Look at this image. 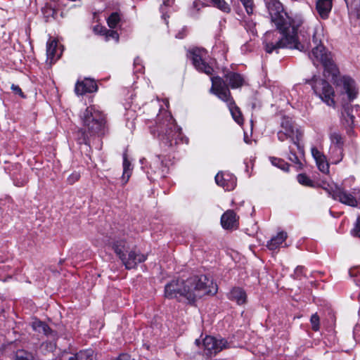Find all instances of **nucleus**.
I'll return each mask as SVG.
<instances>
[{"mask_svg": "<svg viewBox=\"0 0 360 360\" xmlns=\"http://www.w3.org/2000/svg\"><path fill=\"white\" fill-rule=\"evenodd\" d=\"M265 2L271 22L279 31V33L266 32L264 39L265 51L268 53H278L280 49L284 48L303 51L304 47L300 41L298 33L302 34L309 29L303 15L287 12L278 0H265Z\"/></svg>", "mask_w": 360, "mask_h": 360, "instance_id": "obj_1", "label": "nucleus"}, {"mask_svg": "<svg viewBox=\"0 0 360 360\" xmlns=\"http://www.w3.org/2000/svg\"><path fill=\"white\" fill-rule=\"evenodd\" d=\"M217 285L205 275L193 276L186 280H172L165 287V296L168 299L186 298L190 303L204 295L215 294Z\"/></svg>", "mask_w": 360, "mask_h": 360, "instance_id": "obj_2", "label": "nucleus"}, {"mask_svg": "<svg viewBox=\"0 0 360 360\" xmlns=\"http://www.w3.org/2000/svg\"><path fill=\"white\" fill-rule=\"evenodd\" d=\"M150 131L159 139L160 146L165 151L184 139L181 129L177 126L172 115L167 112L158 115V122Z\"/></svg>", "mask_w": 360, "mask_h": 360, "instance_id": "obj_3", "label": "nucleus"}, {"mask_svg": "<svg viewBox=\"0 0 360 360\" xmlns=\"http://www.w3.org/2000/svg\"><path fill=\"white\" fill-rule=\"evenodd\" d=\"M79 117L83 128L79 131L81 135L78 138L79 144H89V136L103 135L106 131V119L105 115L96 106L87 107L80 112Z\"/></svg>", "mask_w": 360, "mask_h": 360, "instance_id": "obj_4", "label": "nucleus"}, {"mask_svg": "<svg viewBox=\"0 0 360 360\" xmlns=\"http://www.w3.org/2000/svg\"><path fill=\"white\" fill-rule=\"evenodd\" d=\"M211 81L210 91L227 104L233 120L238 124H242L243 123L242 113L231 97V92L225 82L220 77H212Z\"/></svg>", "mask_w": 360, "mask_h": 360, "instance_id": "obj_5", "label": "nucleus"}, {"mask_svg": "<svg viewBox=\"0 0 360 360\" xmlns=\"http://www.w3.org/2000/svg\"><path fill=\"white\" fill-rule=\"evenodd\" d=\"M112 248L127 269L135 268L138 264L143 262L146 259V255L135 249L129 251V247L124 240L116 241L114 243Z\"/></svg>", "mask_w": 360, "mask_h": 360, "instance_id": "obj_6", "label": "nucleus"}, {"mask_svg": "<svg viewBox=\"0 0 360 360\" xmlns=\"http://www.w3.org/2000/svg\"><path fill=\"white\" fill-rule=\"evenodd\" d=\"M312 41L314 47L312 48V51L309 55L310 59L314 65H316V62H320L326 70L331 71L335 75L337 72V67L332 60L330 53L326 51L324 46L321 44V40L316 37V32L313 34Z\"/></svg>", "mask_w": 360, "mask_h": 360, "instance_id": "obj_7", "label": "nucleus"}, {"mask_svg": "<svg viewBox=\"0 0 360 360\" xmlns=\"http://www.w3.org/2000/svg\"><path fill=\"white\" fill-rule=\"evenodd\" d=\"M302 136V132L299 129H295L292 120L283 117L281 122V129L277 132L278 139L282 142L290 139L297 146L299 152L303 153V147L300 143Z\"/></svg>", "mask_w": 360, "mask_h": 360, "instance_id": "obj_8", "label": "nucleus"}, {"mask_svg": "<svg viewBox=\"0 0 360 360\" xmlns=\"http://www.w3.org/2000/svg\"><path fill=\"white\" fill-rule=\"evenodd\" d=\"M333 75V82L336 86L338 91L342 95H347V100L352 101L358 95V89L356 88L355 81L348 76L338 75L339 71L337 68V72L334 75L333 72L327 70Z\"/></svg>", "mask_w": 360, "mask_h": 360, "instance_id": "obj_9", "label": "nucleus"}, {"mask_svg": "<svg viewBox=\"0 0 360 360\" xmlns=\"http://www.w3.org/2000/svg\"><path fill=\"white\" fill-rule=\"evenodd\" d=\"M315 94L328 106H334V90L328 82L323 79L316 82L314 87Z\"/></svg>", "mask_w": 360, "mask_h": 360, "instance_id": "obj_10", "label": "nucleus"}, {"mask_svg": "<svg viewBox=\"0 0 360 360\" xmlns=\"http://www.w3.org/2000/svg\"><path fill=\"white\" fill-rule=\"evenodd\" d=\"M205 55L206 51L204 49L198 48L193 49L189 51V57L195 69L207 75H211L213 72V68L205 62L204 58Z\"/></svg>", "mask_w": 360, "mask_h": 360, "instance_id": "obj_11", "label": "nucleus"}, {"mask_svg": "<svg viewBox=\"0 0 360 360\" xmlns=\"http://www.w3.org/2000/svg\"><path fill=\"white\" fill-rule=\"evenodd\" d=\"M332 197L334 200L350 207H356L359 205L358 197L354 193V188L349 191L342 187H336L333 191Z\"/></svg>", "mask_w": 360, "mask_h": 360, "instance_id": "obj_12", "label": "nucleus"}, {"mask_svg": "<svg viewBox=\"0 0 360 360\" xmlns=\"http://www.w3.org/2000/svg\"><path fill=\"white\" fill-rule=\"evenodd\" d=\"M202 345L206 352V355L216 354L229 347L226 340L216 338L213 336H206L203 340Z\"/></svg>", "mask_w": 360, "mask_h": 360, "instance_id": "obj_13", "label": "nucleus"}, {"mask_svg": "<svg viewBox=\"0 0 360 360\" xmlns=\"http://www.w3.org/2000/svg\"><path fill=\"white\" fill-rule=\"evenodd\" d=\"M146 173L148 179L155 181L158 178H165L168 173V168L164 164L160 157L157 155L151 161Z\"/></svg>", "mask_w": 360, "mask_h": 360, "instance_id": "obj_14", "label": "nucleus"}, {"mask_svg": "<svg viewBox=\"0 0 360 360\" xmlns=\"http://www.w3.org/2000/svg\"><path fill=\"white\" fill-rule=\"evenodd\" d=\"M216 184L226 191H232L236 186V178L229 173L219 172L215 176Z\"/></svg>", "mask_w": 360, "mask_h": 360, "instance_id": "obj_15", "label": "nucleus"}, {"mask_svg": "<svg viewBox=\"0 0 360 360\" xmlns=\"http://www.w3.org/2000/svg\"><path fill=\"white\" fill-rule=\"evenodd\" d=\"M97 90V85L94 80L85 79L82 82H78L75 88V91L77 95H84L86 93H92Z\"/></svg>", "mask_w": 360, "mask_h": 360, "instance_id": "obj_16", "label": "nucleus"}, {"mask_svg": "<svg viewBox=\"0 0 360 360\" xmlns=\"http://www.w3.org/2000/svg\"><path fill=\"white\" fill-rule=\"evenodd\" d=\"M333 7V0H317L316 9L319 16L323 19H328Z\"/></svg>", "mask_w": 360, "mask_h": 360, "instance_id": "obj_17", "label": "nucleus"}, {"mask_svg": "<svg viewBox=\"0 0 360 360\" xmlns=\"http://www.w3.org/2000/svg\"><path fill=\"white\" fill-rule=\"evenodd\" d=\"M221 224L226 229H233L237 224L236 214L231 210H227L221 217Z\"/></svg>", "mask_w": 360, "mask_h": 360, "instance_id": "obj_18", "label": "nucleus"}, {"mask_svg": "<svg viewBox=\"0 0 360 360\" xmlns=\"http://www.w3.org/2000/svg\"><path fill=\"white\" fill-rule=\"evenodd\" d=\"M354 107L349 104L343 105V110L342 112V117L344 124L347 127H352L354 123L355 116L353 115Z\"/></svg>", "mask_w": 360, "mask_h": 360, "instance_id": "obj_19", "label": "nucleus"}, {"mask_svg": "<svg viewBox=\"0 0 360 360\" xmlns=\"http://www.w3.org/2000/svg\"><path fill=\"white\" fill-rule=\"evenodd\" d=\"M228 296L229 300L236 302L238 304H245L247 299L245 292L240 288H233Z\"/></svg>", "mask_w": 360, "mask_h": 360, "instance_id": "obj_20", "label": "nucleus"}, {"mask_svg": "<svg viewBox=\"0 0 360 360\" xmlns=\"http://www.w3.org/2000/svg\"><path fill=\"white\" fill-rule=\"evenodd\" d=\"M225 78L232 89L241 86L244 82L243 77L240 74L233 72H229L225 75Z\"/></svg>", "mask_w": 360, "mask_h": 360, "instance_id": "obj_21", "label": "nucleus"}, {"mask_svg": "<svg viewBox=\"0 0 360 360\" xmlns=\"http://www.w3.org/2000/svg\"><path fill=\"white\" fill-rule=\"evenodd\" d=\"M287 238V233L281 231L274 236L268 243L267 247L271 250H276Z\"/></svg>", "mask_w": 360, "mask_h": 360, "instance_id": "obj_22", "label": "nucleus"}, {"mask_svg": "<svg viewBox=\"0 0 360 360\" xmlns=\"http://www.w3.org/2000/svg\"><path fill=\"white\" fill-rule=\"evenodd\" d=\"M58 43L56 40H50L46 44V55L48 60H50V63L56 61L58 56H56Z\"/></svg>", "mask_w": 360, "mask_h": 360, "instance_id": "obj_23", "label": "nucleus"}, {"mask_svg": "<svg viewBox=\"0 0 360 360\" xmlns=\"http://www.w3.org/2000/svg\"><path fill=\"white\" fill-rule=\"evenodd\" d=\"M32 326L34 330L38 333H42L43 334L47 336L53 333V331L46 323L41 321L39 320H35L34 321H33Z\"/></svg>", "mask_w": 360, "mask_h": 360, "instance_id": "obj_24", "label": "nucleus"}, {"mask_svg": "<svg viewBox=\"0 0 360 360\" xmlns=\"http://www.w3.org/2000/svg\"><path fill=\"white\" fill-rule=\"evenodd\" d=\"M332 163H339L343 158V148L330 146L329 150Z\"/></svg>", "mask_w": 360, "mask_h": 360, "instance_id": "obj_25", "label": "nucleus"}, {"mask_svg": "<svg viewBox=\"0 0 360 360\" xmlns=\"http://www.w3.org/2000/svg\"><path fill=\"white\" fill-rule=\"evenodd\" d=\"M12 360H35V358L32 352L18 349L13 354Z\"/></svg>", "mask_w": 360, "mask_h": 360, "instance_id": "obj_26", "label": "nucleus"}, {"mask_svg": "<svg viewBox=\"0 0 360 360\" xmlns=\"http://www.w3.org/2000/svg\"><path fill=\"white\" fill-rule=\"evenodd\" d=\"M131 174V163L127 160V157L124 156L123 160V174L122 176V181L123 184H125L129 181Z\"/></svg>", "mask_w": 360, "mask_h": 360, "instance_id": "obj_27", "label": "nucleus"}, {"mask_svg": "<svg viewBox=\"0 0 360 360\" xmlns=\"http://www.w3.org/2000/svg\"><path fill=\"white\" fill-rule=\"evenodd\" d=\"M68 360H93V351H81L69 357Z\"/></svg>", "mask_w": 360, "mask_h": 360, "instance_id": "obj_28", "label": "nucleus"}, {"mask_svg": "<svg viewBox=\"0 0 360 360\" xmlns=\"http://www.w3.org/2000/svg\"><path fill=\"white\" fill-rule=\"evenodd\" d=\"M330 139L331 142L330 146L343 148L344 141L342 136L336 131L330 134Z\"/></svg>", "mask_w": 360, "mask_h": 360, "instance_id": "obj_29", "label": "nucleus"}, {"mask_svg": "<svg viewBox=\"0 0 360 360\" xmlns=\"http://www.w3.org/2000/svg\"><path fill=\"white\" fill-rule=\"evenodd\" d=\"M269 160L274 166L285 172L288 170L289 165L284 160L275 157H270Z\"/></svg>", "mask_w": 360, "mask_h": 360, "instance_id": "obj_30", "label": "nucleus"}, {"mask_svg": "<svg viewBox=\"0 0 360 360\" xmlns=\"http://www.w3.org/2000/svg\"><path fill=\"white\" fill-rule=\"evenodd\" d=\"M213 6L220 11L229 13L231 12L230 6L224 0H210Z\"/></svg>", "mask_w": 360, "mask_h": 360, "instance_id": "obj_31", "label": "nucleus"}, {"mask_svg": "<svg viewBox=\"0 0 360 360\" xmlns=\"http://www.w3.org/2000/svg\"><path fill=\"white\" fill-rule=\"evenodd\" d=\"M100 32L105 35L106 41H108L110 39H115L116 42H118L119 41V34L117 31L107 30L106 28L101 27Z\"/></svg>", "mask_w": 360, "mask_h": 360, "instance_id": "obj_32", "label": "nucleus"}, {"mask_svg": "<svg viewBox=\"0 0 360 360\" xmlns=\"http://www.w3.org/2000/svg\"><path fill=\"white\" fill-rule=\"evenodd\" d=\"M120 21V17L118 13H112L108 18V25L110 28H115L119 22Z\"/></svg>", "mask_w": 360, "mask_h": 360, "instance_id": "obj_33", "label": "nucleus"}, {"mask_svg": "<svg viewBox=\"0 0 360 360\" xmlns=\"http://www.w3.org/2000/svg\"><path fill=\"white\" fill-rule=\"evenodd\" d=\"M297 180L300 184L303 186L309 187L314 186V182L305 174H298L297 176Z\"/></svg>", "mask_w": 360, "mask_h": 360, "instance_id": "obj_34", "label": "nucleus"}, {"mask_svg": "<svg viewBox=\"0 0 360 360\" xmlns=\"http://www.w3.org/2000/svg\"><path fill=\"white\" fill-rule=\"evenodd\" d=\"M349 12L351 14L355 15L357 18H360V0L352 1Z\"/></svg>", "mask_w": 360, "mask_h": 360, "instance_id": "obj_35", "label": "nucleus"}, {"mask_svg": "<svg viewBox=\"0 0 360 360\" xmlns=\"http://www.w3.org/2000/svg\"><path fill=\"white\" fill-rule=\"evenodd\" d=\"M316 165L318 166L319 169L323 173H326L328 172L329 166L328 162L325 159H321L316 161Z\"/></svg>", "mask_w": 360, "mask_h": 360, "instance_id": "obj_36", "label": "nucleus"}, {"mask_svg": "<svg viewBox=\"0 0 360 360\" xmlns=\"http://www.w3.org/2000/svg\"><path fill=\"white\" fill-rule=\"evenodd\" d=\"M310 322L311 324V328L314 331H318L319 330V316L317 314H314L311 316Z\"/></svg>", "mask_w": 360, "mask_h": 360, "instance_id": "obj_37", "label": "nucleus"}, {"mask_svg": "<svg viewBox=\"0 0 360 360\" xmlns=\"http://www.w3.org/2000/svg\"><path fill=\"white\" fill-rule=\"evenodd\" d=\"M243 5L244 6L246 12L248 14H252L253 13L254 4L253 0H240Z\"/></svg>", "mask_w": 360, "mask_h": 360, "instance_id": "obj_38", "label": "nucleus"}, {"mask_svg": "<svg viewBox=\"0 0 360 360\" xmlns=\"http://www.w3.org/2000/svg\"><path fill=\"white\" fill-rule=\"evenodd\" d=\"M134 66L136 72H143L144 66L142 64V60L139 57H136L134 61Z\"/></svg>", "mask_w": 360, "mask_h": 360, "instance_id": "obj_39", "label": "nucleus"}, {"mask_svg": "<svg viewBox=\"0 0 360 360\" xmlns=\"http://www.w3.org/2000/svg\"><path fill=\"white\" fill-rule=\"evenodd\" d=\"M289 156H288V159L294 162V163H296V164H300L301 165L300 160H299V158L297 156L295 152L294 151V150L291 148V146H289Z\"/></svg>", "mask_w": 360, "mask_h": 360, "instance_id": "obj_40", "label": "nucleus"}, {"mask_svg": "<svg viewBox=\"0 0 360 360\" xmlns=\"http://www.w3.org/2000/svg\"><path fill=\"white\" fill-rule=\"evenodd\" d=\"M42 13L44 15V17L46 18V20H48V18L49 17H53L55 14L56 11L54 9H53L51 7L45 6L42 8Z\"/></svg>", "mask_w": 360, "mask_h": 360, "instance_id": "obj_41", "label": "nucleus"}, {"mask_svg": "<svg viewBox=\"0 0 360 360\" xmlns=\"http://www.w3.org/2000/svg\"><path fill=\"white\" fill-rule=\"evenodd\" d=\"M352 234L360 238V217H358L354 228L352 230Z\"/></svg>", "mask_w": 360, "mask_h": 360, "instance_id": "obj_42", "label": "nucleus"}, {"mask_svg": "<svg viewBox=\"0 0 360 360\" xmlns=\"http://www.w3.org/2000/svg\"><path fill=\"white\" fill-rule=\"evenodd\" d=\"M304 267L302 266H298L294 271V278L296 279H300L304 276Z\"/></svg>", "mask_w": 360, "mask_h": 360, "instance_id": "obj_43", "label": "nucleus"}, {"mask_svg": "<svg viewBox=\"0 0 360 360\" xmlns=\"http://www.w3.org/2000/svg\"><path fill=\"white\" fill-rule=\"evenodd\" d=\"M311 154L316 161L321 159H325V156L316 148L314 147L311 148Z\"/></svg>", "mask_w": 360, "mask_h": 360, "instance_id": "obj_44", "label": "nucleus"}, {"mask_svg": "<svg viewBox=\"0 0 360 360\" xmlns=\"http://www.w3.org/2000/svg\"><path fill=\"white\" fill-rule=\"evenodd\" d=\"M11 89L13 91V92L15 94H18L19 96H20L22 98H24L25 96H24V94L23 92L22 91L21 89L20 88L19 86L18 85H15V84H12L11 85Z\"/></svg>", "mask_w": 360, "mask_h": 360, "instance_id": "obj_45", "label": "nucleus"}, {"mask_svg": "<svg viewBox=\"0 0 360 360\" xmlns=\"http://www.w3.org/2000/svg\"><path fill=\"white\" fill-rule=\"evenodd\" d=\"M47 348V349L50 352H53L55 348H56V343L54 342H46L44 344Z\"/></svg>", "mask_w": 360, "mask_h": 360, "instance_id": "obj_46", "label": "nucleus"}, {"mask_svg": "<svg viewBox=\"0 0 360 360\" xmlns=\"http://www.w3.org/2000/svg\"><path fill=\"white\" fill-rule=\"evenodd\" d=\"M113 360H129V356L127 354H122Z\"/></svg>", "mask_w": 360, "mask_h": 360, "instance_id": "obj_47", "label": "nucleus"}, {"mask_svg": "<svg viewBox=\"0 0 360 360\" xmlns=\"http://www.w3.org/2000/svg\"><path fill=\"white\" fill-rule=\"evenodd\" d=\"M359 272V269L358 268L351 269L349 271L351 276H356Z\"/></svg>", "mask_w": 360, "mask_h": 360, "instance_id": "obj_48", "label": "nucleus"}, {"mask_svg": "<svg viewBox=\"0 0 360 360\" xmlns=\"http://www.w3.org/2000/svg\"><path fill=\"white\" fill-rule=\"evenodd\" d=\"M247 28L251 30L252 32H254V28L255 26V24L253 22H247L246 23Z\"/></svg>", "mask_w": 360, "mask_h": 360, "instance_id": "obj_49", "label": "nucleus"}, {"mask_svg": "<svg viewBox=\"0 0 360 360\" xmlns=\"http://www.w3.org/2000/svg\"><path fill=\"white\" fill-rule=\"evenodd\" d=\"M354 193L357 195L358 200H360V186L354 188Z\"/></svg>", "mask_w": 360, "mask_h": 360, "instance_id": "obj_50", "label": "nucleus"}, {"mask_svg": "<svg viewBox=\"0 0 360 360\" xmlns=\"http://www.w3.org/2000/svg\"><path fill=\"white\" fill-rule=\"evenodd\" d=\"M173 4V0H163V6H169Z\"/></svg>", "mask_w": 360, "mask_h": 360, "instance_id": "obj_51", "label": "nucleus"}, {"mask_svg": "<svg viewBox=\"0 0 360 360\" xmlns=\"http://www.w3.org/2000/svg\"><path fill=\"white\" fill-rule=\"evenodd\" d=\"M185 36L184 34V29L182 30V32H179L178 34L176 35V38L178 39H183Z\"/></svg>", "mask_w": 360, "mask_h": 360, "instance_id": "obj_52", "label": "nucleus"}, {"mask_svg": "<svg viewBox=\"0 0 360 360\" xmlns=\"http://www.w3.org/2000/svg\"><path fill=\"white\" fill-rule=\"evenodd\" d=\"M358 331H360V327L356 326L354 329V336L355 338H356Z\"/></svg>", "mask_w": 360, "mask_h": 360, "instance_id": "obj_53", "label": "nucleus"}, {"mask_svg": "<svg viewBox=\"0 0 360 360\" xmlns=\"http://www.w3.org/2000/svg\"><path fill=\"white\" fill-rule=\"evenodd\" d=\"M324 70H325V72H327L328 73L329 75H328V77H330V75H332L330 72H329L328 70H326V68L324 67ZM331 77H333V75H331ZM332 79L333 80V79L332 78Z\"/></svg>", "mask_w": 360, "mask_h": 360, "instance_id": "obj_54", "label": "nucleus"}, {"mask_svg": "<svg viewBox=\"0 0 360 360\" xmlns=\"http://www.w3.org/2000/svg\"><path fill=\"white\" fill-rule=\"evenodd\" d=\"M195 344H196L197 345H198L200 344V340H198V339H197V340H195Z\"/></svg>", "mask_w": 360, "mask_h": 360, "instance_id": "obj_55", "label": "nucleus"}, {"mask_svg": "<svg viewBox=\"0 0 360 360\" xmlns=\"http://www.w3.org/2000/svg\"><path fill=\"white\" fill-rule=\"evenodd\" d=\"M197 6V4L195 2L193 3V7H195Z\"/></svg>", "mask_w": 360, "mask_h": 360, "instance_id": "obj_56", "label": "nucleus"}, {"mask_svg": "<svg viewBox=\"0 0 360 360\" xmlns=\"http://www.w3.org/2000/svg\"><path fill=\"white\" fill-rule=\"evenodd\" d=\"M160 9H161V10H162V11L163 12V6H161Z\"/></svg>", "mask_w": 360, "mask_h": 360, "instance_id": "obj_57", "label": "nucleus"}, {"mask_svg": "<svg viewBox=\"0 0 360 360\" xmlns=\"http://www.w3.org/2000/svg\"><path fill=\"white\" fill-rule=\"evenodd\" d=\"M143 160H145V158H143V160H141V162L143 163Z\"/></svg>", "mask_w": 360, "mask_h": 360, "instance_id": "obj_58", "label": "nucleus"}, {"mask_svg": "<svg viewBox=\"0 0 360 360\" xmlns=\"http://www.w3.org/2000/svg\"><path fill=\"white\" fill-rule=\"evenodd\" d=\"M143 160H145V158H143V160H141V162L143 163Z\"/></svg>", "mask_w": 360, "mask_h": 360, "instance_id": "obj_59", "label": "nucleus"}]
</instances>
